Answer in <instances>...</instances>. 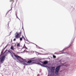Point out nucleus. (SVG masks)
Here are the masks:
<instances>
[{"instance_id": "obj_1", "label": "nucleus", "mask_w": 76, "mask_h": 76, "mask_svg": "<svg viewBox=\"0 0 76 76\" xmlns=\"http://www.w3.org/2000/svg\"><path fill=\"white\" fill-rule=\"evenodd\" d=\"M14 56L16 58L17 60L19 61L20 63H22L24 65H28L27 64L25 63H32L33 64L35 63V62H32L34 61V60H30L29 61H28L27 62H26V59H23V58H21V57L20 56L15 54H14Z\"/></svg>"}, {"instance_id": "obj_2", "label": "nucleus", "mask_w": 76, "mask_h": 76, "mask_svg": "<svg viewBox=\"0 0 76 76\" xmlns=\"http://www.w3.org/2000/svg\"><path fill=\"white\" fill-rule=\"evenodd\" d=\"M60 66H58L56 67L55 70V73L57 75H58V71L60 70Z\"/></svg>"}, {"instance_id": "obj_3", "label": "nucleus", "mask_w": 76, "mask_h": 76, "mask_svg": "<svg viewBox=\"0 0 76 76\" xmlns=\"http://www.w3.org/2000/svg\"><path fill=\"white\" fill-rule=\"evenodd\" d=\"M5 58H6V56H3L1 57V63H3V62Z\"/></svg>"}, {"instance_id": "obj_4", "label": "nucleus", "mask_w": 76, "mask_h": 76, "mask_svg": "<svg viewBox=\"0 0 76 76\" xmlns=\"http://www.w3.org/2000/svg\"><path fill=\"white\" fill-rule=\"evenodd\" d=\"M16 34L15 35V38H16V39H18L19 38H20V35H19V34H18V32L16 33Z\"/></svg>"}, {"instance_id": "obj_5", "label": "nucleus", "mask_w": 76, "mask_h": 76, "mask_svg": "<svg viewBox=\"0 0 76 76\" xmlns=\"http://www.w3.org/2000/svg\"><path fill=\"white\" fill-rule=\"evenodd\" d=\"M40 62H41L43 64H48V61H40Z\"/></svg>"}, {"instance_id": "obj_6", "label": "nucleus", "mask_w": 76, "mask_h": 76, "mask_svg": "<svg viewBox=\"0 0 76 76\" xmlns=\"http://www.w3.org/2000/svg\"><path fill=\"white\" fill-rule=\"evenodd\" d=\"M20 43L17 42V47H20Z\"/></svg>"}, {"instance_id": "obj_7", "label": "nucleus", "mask_w": 76, "mask_h": 76, "mask_svg": "<svg viewBox=\"0 0 76 76\" xmlns=\"http://www.w3.org/2000/svg\"><path fill=\"white\" fill-rule=\"evenodd\" d=\"M55 70V67L53 66V67H51V71H53V72H54Z\"/></svg>"}, {"instance_id": "obj_8", "label": "nucleus", "mask_w": 76, "mask_h": 76, "mask_svg": "<svg viewBox=\"0 0 76 76\" xmlns=\"http://www.w3.org/2000/svg\"><path fill=\"white\" fill-rule=\"evenodd\" d=\"M37 64H39V65H40V66H43V67H46V66H44L43 64H41V63H40L38 62Z\"/></svg>"}, {"instance_id": "obj_9", "label": "nucleus", "mask_w": 76, "mask_h": 76, "mask_svg": "<svg viewBox=\"0 0 76 76\" xmlns=\"http://www.w3.org/2000/svg\"><path fill=\"white\" fill-rule=\"evenodd\" d=\"M10 49L12 50H14V48L13 46H11L10 48Z\"/></svg>"}, {"instance_id": "obj_10", "label": "nucleus", "mask_w": 76, "mask_h": 76, "mask_svg": "<svg viewBox=\"0 0 76 76\" xmlns=\"http://www.w3.org/2000/svg\"><path fill=\"white\" fill-rule=\"evenodd\" d=\"M11 56L13 58V59H14V60H16V59H15V58H14V56H13V55L12 54L11 55Z\"/></svg>"}, {"instance_id": "obj_11", "label": "nucleus", "mask_w": 76, "mask_h": 76, "mask_svg": "<svg viewBox=\"0 0 76 76\" xmlns=\"http://www.w3.org/2000/svg\"><path fill=\"white\" fill-rule=\"evenodd\" d=\"M10 1L13 3L14 1L13 0H10Z\"/></svg>"}, {"instance_id": "obj_12", "label": "nucleus", "mask_w": 76, "mask_h": 76, "mask_svg": "<svg viewBox=\"0 0 76 76\" xmlns=\"http://www.w3.org/2000/svg\"><path fill=\"white\" fill-rule=\"evenodd\" d=\"M22 38L24 40H25V38L24 37V36H22Z\"/></svg>"}, {"instance_id": "obj_13", "label": "nucleus", "mask_w": 76, "mask_h": 76, "mask_svg": "<svg viewBox=\"0 0 76 76\" xmlns=\"http://www.w3.org/2000/svg\"><path fill=\"white\" fill-rule=\"evenodd\" d=\"M22 32L20 31L19 33H18V34H19V35H20V36H21V33Z\"/></svg>"}, {"instance_id": "obj_14", "label": "nucleus", "mask_w": 76, "mask_h": 76, "mask_svg": "<svg viewBox=\"0 0 76 76\" xmlns=\"http://www.w3.org/2000/svg\"><path fill=\"white\" fill-rule=\"evenodd\" d=\"M20 41H22V38L20 37Z\"/></svg>"}, {"instance_id": "obj_15", "label": "nucleus", "mask_w": 76, "mask_h": 76, "mask_svg": "<svg viewBox=\"0 0 76 76\" xmlns=\"http://www.w3.org/2000/svg\"><path fill=\"white\" fill-rule=\"evenodd\" d=\"M53 57L54 58H56V56H54V55L53 56Z\"/></svg>"}, {"instance_id": "obj_16", "label": "nucleus", "mask_w": 76, "mask_h": 76, "mask_svg": "<svg viewBox=\"0 0 76 76\" xmlns=\"http://www.w3.org/2000/svg\"><path fill=\"white\" fill-rule=\"evenodd\" d=\"M24 48H26V49H27V50L28 49V48L27 47H26V46H24Z\"/></svg>"}, {"instance_id": "obj_17", "label": "nucleus", "mask_w": 76, "mask_h": 76, "mask_svg": "<svg viewBox=\"0 0 76 76\" xmlns=\"http://www.w3.org/2000/svg\"><path fill=\"white\" fill-rule=\"evenodd\" d=\"M8 53H11V52H10V51H8Z\"/></svg>"}, {"instance_id": "obj_18", "label": "nucleus", "mask_w": 76, "mask_h": 76, "mask_svg": "<svg viewBox=\"0 0 76 76\" xmlns=\"http://www.w3.org/2000/svg\"><path fill=\"white\" fill-rule=\"evenodd\" d=\"M13 41H16V39H14Z\"/></svg>"}, {"instance_id": "obj_19", "label": "nucleus", "mask_w": 76, "mask_h": 76, "mask_svg": "<svg viewBox=\"0 0 76 76\" xmlns=\"http://www.w3.org/2000/svg\"><path fill=\"white\" fill-rule=\"evenodd\" d=\"M63 65H64V64H63Z\"/></svg>"}, {"instance_id": "obj_20", "label": "nucleus", "mask_w": 76, "mask_h": 76, "mask_svg": "<svg viewBox=\"0 0 76 76\" xmlns=\"http://www.w3.org/2000/svg\"><path fill=\"white\" fill-rule=\"evenodd\" d=\"M3 53V52H1V53Z\"/></svg>"}, {"instance_id": "obj_21", "label": "nucleus", "mask_w": 76, "mask_h": 76, "mask_svg": "<svg viewBox=\"0 0 76 76\" xmlns=\"http://www.w3.org/2000/svg\"><path fill=\"white\" fill-rule=\"evenodd\" d=\"M17 18H18V19H19V18L18 17H17Z\"/></svg>"}, {"instance_id": "obj_22", "label": "nucleus", "mask_w": 76, "mask_h": 76, "mask_svg": "<svg viewBox=\"0 0 76 76\" xmlns=\"http://www.w3.org/2000/svg\"><path fill=\"white\" fill-rule=\"evenodd\" d=\"M6 47H7V46H6L5 48H6Z\"/></svg>"}, {"instance_id": "obj_23", "label": "nucleus", "mask_w": 76, "mask_h": 76, "mask_svg": "<svg viewBox=\"0 0 76 76\" xmlns=\"http://www.w3.org/2000/svg\"><path fill=\"white\" fill-rule=\"evenodd\" d=\"M65 66H67V65H65Z\"/></svg>"}, {"instance_id": "obj_24", "label": "nucleus", "mask_w": 76, "mask_h": 76, "mask_svg": "<svg viewBox=\"0 0 76 76\" xmlns=\"http://www.w3.org/2000/svg\"><path fill=\"white\" fill-rule=\"evenodd\" d=\"M16 16H17V15H16Z\"/></svg>"}, {"instance_id": "obj_25", "label": "nucleus", "mask_w": 76, "mask_h": 76, "mask_svg": "<svg viewBox=\"0 0 76 76\" xmlns=\"http://www.w3.org/2000/svg\"><path fill=\"white\" fill-rule=\"evenodd\" d=\"M6 51L5 52H5H6Z\"/></svg>"}]
</instances>
